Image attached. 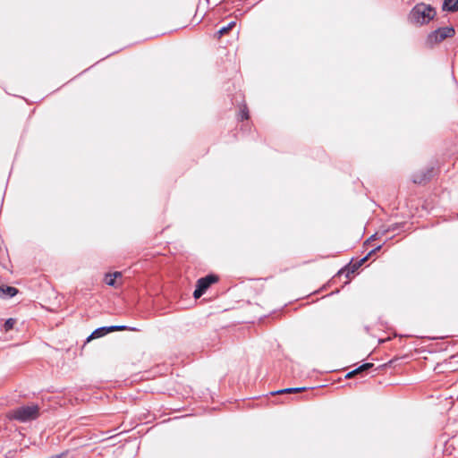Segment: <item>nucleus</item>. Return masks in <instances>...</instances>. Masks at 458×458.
<instances>
[{"instance_id":"f8f14e48","label":"nucleus","mask_w":458,"mask_h":458,"mask_svg":"<svg viewBox=\"0 0 458 458\" xmlns=\"http://www.w3.org/2000/svg\"><path fill=\"white\" fill-rule=\"evenodd\" d=\"M236 25V21H232L227 25L221 27L217 32L216 33V37L220 38L223 35L227 33L230 30H232Z\"/></svg>"},{"instance_id":"6e6552de","label":"nucleus","mask_w":458,"mask_h":458,"mask_svg":"<svg viewBox=\"0 0 458 458\" xmlns=\"http://www.w3.org/2000/svg\"><path fill=\"white\" fill-rule=\"evenodd\" d=\"M308 389H311V387H306V386L287 387V388L279 389L277 391L270 392V394L275 395V394H296V393H301L302 391H306Z\"/></svg>"},{"instance_id":"0eeeda50","label":"nucleus","mask_w":458,"mask_h":458,"mask_svg":"<svg viewBox=\"0 0 458 458\" xmlns=\"http://www.w3.org/2000/svg\"><path fill=\"white\" fill-rule=\"evenodd\" d=\"M110 327L109 326H104L96 328L85 340L84 345L88 343H89L93 339L101 338L108 334H110Z\"/></svg>"},{"instance_id":"ddd939ff","label":"nucleus","mask_w":458,"mask_h":458,"mask_svg":"<svg viewBox=\"0 0 458 458\" xmlns=\"http://www.w3.org/2000/svg\"><path fill=\"white\" fill-rule=\"evenodd\" d=\"M110 327V332H116V331H137L138 329L133 327L124 326V325H115V326H109Z\"/></svg>"},{"instance_id":"1a4fd4ad","label":"nucleus","mask_w":458,"mask_h":458,"mask_svg":"<svg viewBox=\"0 0 458 458\" xmlns=\"http://www.w3.org/2000/svg\"><path fill=\"white\" fill-rule=\"evenodd\" d=\"M443 11L456 13L458 11V0H443Z\"/></svg>"},{"instance_id":"412c9836","label":"nucleus","mask_w":458,"mask_h":458,"mask_svg":"<svg viewBox=\"0 0 458 458\" xmlns=\"http://www.w3.org/2000/svg\"><path fill=\"white\" fill-rule=\"evenodd\" d=\"M377 239H379V238H378V233H375L374 234H372L370 237H369V238L365 241L364 244H365V245L369 244L371 242H373V241H375V240H377Z\"/></svg>"},{"instance_id":"aec40b11","label":"nucleus","mask_w":458,"mask_h":458,"mask_svg":"<svg viewBox=\"0 0 458 458\" xmlns=\"http://www.w3.org/2000/svg\"><path fill=\"white\" fill-rule=\"evenodd\" d=\"M350 267V271L352 272V273H355L361 266H358L357 265V261L355 263H348L347 264Z\"/></svg>"},{"instance_id":"dca6fc26","label":"nucleus","mask_w":458,"mask_h":458,"mask_svg":"<svg viewBox=\"0 0 458 458\" xmlns=\"http://www.w3.org/2000/svg\"><path fill=\"white\" fill-rule=\"evenodd\" d=\"M250 117V112H249V109L247 107L246 105H244L241 109H240V112H239V120L240 121H244V120H248Z\"/></svg>"},{"instance_id":"9b49d317","label":"nucleus","mask_w":458,"mask_h":458,"mask_svg":"<svg viewBox=\"0 0 458 458\" xmlns=\"http://www.w3.org/2000/svg\"><path fill=\"white\" fill-rule=\"evenodd\" d=\"M16 322H17V319L14 318H9L5 319L4 324L2 325L1 330L4 331V333L10 332L11 330L13 329Z\"/></svg>"},{"instance_id":"a878e982","label":"nucleus","mask_w":458,"mask_h":458,"mask_svg":"<svg viewBox=\"0 0 458 458\" xmlns=\"http://www.w3.org/2000/svg\"><path fill=\"white\" fill-rule=\"evenodd\" d=\"M365 330H366L367 332H369V327H365Z\"/></svg>"},{"instance_id":"7ed1b4c3","label":"nucleus","mask_w":458,"mask_h":458,"mask_svg":"<svg viewBox=\"0 0 458 458\" xmlns=\"http://www.w3.org/2000/svg\"><path fill=\"white\" fill-rule=\"evenodd\" d=\"M455 30L453 26L440 27L431 31L426 39V45L432 47L434 45L443 42L445 39L453 38Z\"/></svg>"},{"instance_id":"393cba45","label":"nucleus","mask_w":458,"mask_h":458,"mask_svg":"<svg viewBox=\"0 0 458 458\" xmlns=\"http://www.w3.org/2000/svg\"><path fill=\"white\" fill-rule=\"evenodd\" d=\"M339 293V290H335V292H333L331 294H334V293Z\"/></svg>"},{"instance_id":"9d476101","label":"nucleus","mask_w":458,"mask_h":458,"mask_svg":"<svg viewBox=\"0 0 458 458\" xmlns=\"http://www.w3.org/2000/svg\"><path fill=\"white\" fill-rule=\"evenodd\" d=\"M122 272L114 271L106 275V284L109 286L116 285V279L122 277Z\"/></svg>"},{"instance_id":"2eb2a0df","label":"nucleus","mask_w":458,"mask_h":458,"mask_svg":"<svg viewBox=\"0 0 458 458\" xmlns=\"http://www.w3.org/2000/svg\"><path fill=\"white\" fill-rule=\"evenodd\" d=\"M405 225H406L405 222L394 223V224H392L391 225L387 226V228H388L389 233H394L396 231L403 230Z\"/></svg>"},{"instance_id":"f257e3e1","label":"nucleus","mask_w":458,"mask_h":458,"mask_svg":"<svg viewBox=\"0 0 458 458\" xmlns=\"http://www.w3.org/2000/svg\"><path fill=\"white\" fill-rule=\"evenodd\" d=\"M437 15L436 9L425 3H419L411 10L408 20L415 25L428 24Z\"/></svg>"},{"instance_id":"a211bd4d","label":"nucleus","mask_w":458,"mask_h":458,"mask_svg":"<svg viewBox=\"0 0 458 458\" xmlns=\"http://www.w3.org/2000/svg\"><path fill=\"white\" fill-rule=\"evenodd\" d=\"M386 241H385L382 244H379L377 246H376L374 249H372L371 250L369 251L368 253V256L370 258L372 255L376 254L377 251H379L383 245L385 244Z\"/></svg>"},{"instance_id":"20e7f679","label":"nucleus","mask_w":458,"mask_h":458,"mask_svg":"<svg viewBox=\"0 0 458 458\" xmlns=\"http://www.w3.org/2000/svg\"><path fill=\"white\" fill-rule=\"evenodd\" d=\"M218 281V276L215 274H208L197 280L195 289L193 291V297L195 299L200 298L208 289Z\"/></svg>"},{"instance_id":"39448f33","label":"nucleus","mask_w":458,"mask_h":458,"mask_svg":"<svg viewBox=\"0 0 458 458\" xmlns=\"http://www.w3.org/2000/svg\"><path fill=\"white\" fill-rule=\"evenodd\" d=\"M436 175L434 166L427 167L412 174V182L415 184H426Z\"/></svg>"},{"instance_id":"4468645a","label":"nucleus","mask_w":458,"mask_h":458,"mask_svg":"<svg viewBox=\"0 0 458 458\" xmlns=\"http://www.w3.org/2000/svg\"><path fill=\"white\" fill-rule=\"evenodd\" d=\"M353 273L350 271L349 266L345 265L344 267L338 270L336 275L332 278V281H334L336 277H340L342 276H344L345 277L348 278Z\"/></svg>"},{"instance_id":"f03ea898","label":"nucleus","mask_w":458,"mask_h":458,"mask_svg":"<svg viewBox=\"0 0 458 458\" xmlns=\"http://www.w3.org/2000/svg\"><path fill=\"white\" fill-rule=\"evenodd\" d=\"M40 416V408L37 403L22 405L13 411L11 419L26 423L37 420Z\"/></svg>"},{"instance_id":"b1692460","label":"nucleus","mask_w":458,"mask_h":458,"mask_svg":"<svg viewBox=\"0 0 458 458\" xmlns=\"http://www.w3.org/2000/svg\"><path fill=\"white\" fill-rule=\"evenodd\" d=\"M395 360H394V359H393V360H390L388 361V363H387V364H385L384 366H387V365L392 366V364H393V363H394V361H395Z\"/></svg>"},{"instance_id":"423d86ee","label":"nucleus","mask_w":458,"mask_h":458,"mask_svg":"<svg viewBox=\"0 0 458 458\" xmlns=\"http://www.w3.org/2000/svg\"><path fill=\"white\" fill-rule=\"evenodd\" d=\"M19 289L5 284H0V299L9 300L19 293Z\"/></svg>"},{"instance_id":"f3484780","label":"nucleus","mask_w":458,"mask_h":458,"mask_svg":"<svg viewBox=\"0 0 458 458\" xmlns=\"http://www.w3.org/2000/svg\"><path fill=\"white\" fill-rule=\"evenodd\" d=\"M374 367V363L372 362H364L360 366H359L357 369L358 373L361 372H367L369 369H371Z\"/></svg>"},{"instance_id":"4be33fe9","label":"nucleus","mask_w":458,"mask_h":458,"mask_svg":"<svg viewBox=\"0 0 458 458\" xmlns=\"http://www.w3.org/2000/svg\"><path fill=\"white\" fill-rule=\"evenodd\" d=\"M369 259V257L367 254L366 256H364L363 258H361L360 259H359L357 261V265L358 266H362Z\"/></svg>"},{"instance_id":"6ab92c4d","label":"nucleus","mask_w":458,"mask_h":458,"mask_svg":"<svg viewBox=\"0 0 458 458\" xmlns=\"http://www.w3.org/2000/svg\"><path fill=\"white\" fill-rule=\"evenodd\" d=\"M377 233H378V238L380 239L389 233V231L387 227L382 226Z\"/></svg>"},{"instance_id":"5701e85b","label":"nucleus","mask_w":458,"mask_h":458,"mask_svg":"<svg viewBox=\"0 0 458 458\" xmlns=\"http://www.w3.org/2000/svg\"><path fill=\"white\" fill-rule=\"evenodd\" d=\"M358 371H357V369H354L353 370L348 372L346 375H345V377L346 378H350L352 377L353 375L357 374Z\"/></svg>"}]
</instances>
